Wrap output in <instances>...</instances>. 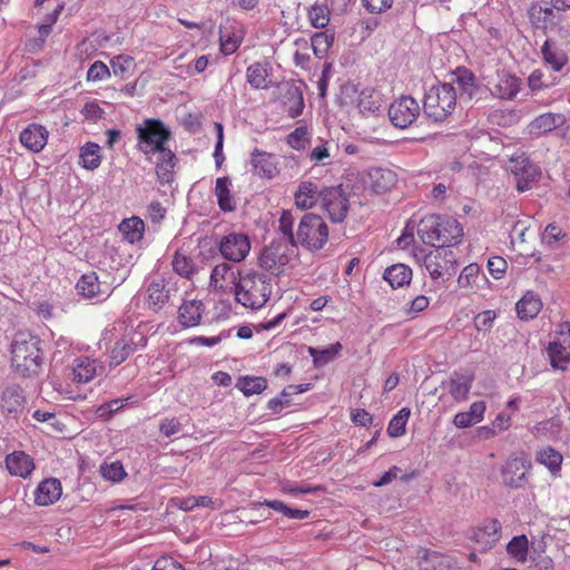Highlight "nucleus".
Segmentation results:
<instances>
[{
  "instance_id": "f257e3e1",
  "label": "nucleus",
  "mask_w": 570,
  "mask_h": 570,
  "mask_svg": "<svg viewBox=\"0 0 570 570\" xmlns=\"http://www.w3.org/2000/svg\"><path fill=\"white\" fill-rule=\"evenodd\" d=\"M417 234L425 244L452 248L462 240V225L453 217L431 214L421 219Z\"/></svg>"
},
{
  "instance_id": "f03ea898",
  "label": "nucleus",
  "mask_w": 570,
  "mask_h": 570,
  "mask_svg": "<svg viewBox=\"0 0 570 570\" xmlns=\"http://www.w3.org/2000/svg\"><path fill=\"white\" fill-rule=\"evenodd\" d=\"M11 366L13 371L23 377L38 375L43 356L40 341L26 334H18L11 345Z\"/></svg>"
},
{
  "instance_id": "7ed1b4c3",
  "label": "nucleus",
  "mask_w": 570,
  "mask_h": 570,
  "mask_svg": "<svg viewBox=\"0 0 570 570\" xmlns=\"http://www.w3.org/2000/svg\"><path fill=\"white\" fill-rule=\"evenodd\" d=\"M272 293L273 283L269 276L259 272H249L240 276L235 299L245 308L259 311L269 302Z\"/></svg>"
},
{
  "instance_id": "20e7f679",
  "label": "nucleus",
  "mask_w": 570,
  "mask_h": 570,
  "mask_svg": "<svg viewBox=\"0 0 570 570\" xmlns=\"http://www.w3.org/2000/svg\"><path fill=\"white\" fill-rule=\"evenodd\" d=\"M137 147L146 156L166 149L171 139L170 129L159 118H146L136 127Z\"/></svg>"
},
{
  "instance_id": "39448f33",
  "label": "nucleus",
  "mask_w": 570,
  "mask_h": 570,
  "mask_svg": "<svg viewBox=\"0 0 570 570\" xmlns=\"http://www.w3.org/2000/svg\"><path fill=\"white\" fill-rule=\"evenodd\" d=\"M458 105V95L451 83L432 86L424 97V111L430 119L444 121Z\"/></svg>"
},
{
  "instance_id": "423d86ee",
  "label": "nucleus",
  "mask_w": 570,
  "mask_h": 570,
  "mask_svg": "<svg viewBox=\"0 0 570 570\" xmlns=\"http://www.w3.org/2000/svg\"><path fill=\"white\" fill-rule=\"evenodd\" d=\"M328 239V227L323 218L315 214L302 216L297 229L295 246L301 245L307 249H320Z\"/></svg>"
},
{
  "instance_id": "0eeeda50",
  "label": "nucleus",
  "mask_w": 570,
  "mask_h": 570,
  "mask_svg": "<svg viewBox=\"0 0 570 570\" xmlns=\"http://www.w3.org/2000/svg\"><path fill=\"white\" fill-rule=\"evenodd\" d=\"M424 265L434 281H445L455 274L458 256L452 248L436 246L424 256Z\"/></svg>"
},
{
  "instance_id": "6e6552de",
  "label": "nucleus",
  "mask_w": 570,
  "mask_h": 570,
  "mask_svg": "<svg viewBox=\"0 0 570 570\" xmlns=\"http://www.w3.org/2000/svg\"><path fill=\"white\" fill-rule=\"evenodd\" d=\"M147 345V337L136 331H126L120 338H118L109 351V366L117 367L122 364L129 356L139 350L145 348Z\"/></svg>"
},
{
  "instance_id": "1a4fd4ad",
  "label": "nucleus",
  "mask_w": 570,
  "mask_h": 570,
  "mask_svg": "<svg viewBox=\"0 0 570 570\" xmlns=\"http://www.w3.org/2000/svg\"><path fill=\"white\" fill-rule=\"evenodd\" d=\"M508 167L514 176L517 190L520 193L531 189L532 184L541 176L539 167L532 164L524 153L512 155Z\"/></svg>"
},
{
  "instance_id": "9d476101",
  "label": "nucleus",
  "mask_w": 570,
  "mask_h": 570,
  "mask_svg": "<svg viewBox=\"0 0 570 570\" xmlns=\"http://www.w3.org/2000/svg\"><path fill=\"white\" fill-rule=\"evenodd\" d=\"M420 112V104L412 96H401L389 107V118L395 128L412 126L419 119Z\"/></svg>"
},
{
  "instance_id": "9b49d317",
  "label": "nucleus",
  "mask_w": 570,
  "mask_h": 570,
  "mask_svg": "<svg viewBox=\"0 0 570 570\" xmlns=\"http://www.w3.org/2000/svg\"><path fill=\"white\" fill-rule=\"evenodd\" d=\"M321 207L333 223H341L348 214L350 200L341 186L328 187L321 191Z\"/></svg>"
},
{
  "instance_id": "f8f14e48",
  "label": "nucleus",
  "mask_w": 570,
  "mask_h": 570,
  "mask_svg": "<svg viewBox=\"0 0 570 570\" xmlns=\"http://www.w3.org/2000/svg\"><path fill=\"white\" fill-rule=\"evenodd\" d=\"M362 183L366 191L374 195H385L396 187L399 176L393 169L373 167L365 171Z\"/></svg>"
},
{
  "instance_id": "ddd939ff",
  "label": "nucleus",
  "mask_w": 570,
  "mask_h": 570,
  "mask_svg": "<svg viewBox=\"0 0 570 570\" xmlns=\"http://www.w3.org/2000/svg\"><path fill=\"white\" fill-rule=\"evenodd\" d=\"M531 462L523 455L510 456L501 468V478L505 487L520 489L527 482V473Z\"/></svg>"
},
{
  "instance_id": "4468645a",
  "label": "nucleus",
  "mask_w": 570,
  "mask_h": 570,
  "mask_svg": "<svg viewBox=\"0 0 570 570\" xmlns=\"http://www.w3.org/2000/svg\"><path fill=\"white\" fill-rule=\"evenodd\" d=\"M240 276L239 269L235 265L223 262L213 268L209 286L216 292H235Z\"/></svg>"
},
{
  "instance_id": "2eb2a0df",
  "label": "nucleus",
  "mask_w": 570,
  "mask_h": 570,
  "mask_svg": "<svg viewBox=\"0 0 570 570\" xmlns=\"http://www.w3.org/2000/svg\"><path fill=\"white\" fill-rule=\"evenodd\" d=\"M252 248L250 239L243 233H230L219 243L222 255L233 262H242L249 254Z\"/></svg>"
},
{
  "instance_id": "dca6fc26",
  "label": "nucleus",
  "mask_w": 570,
  "mask_h": 570,
  "mask_svg": "<svg viewBox=\"0 0 570 570\" xmlns=\"http://www.w3.org/2000/svg\"><path fill=\"white\" fill-rule=\"evenodd\" d=\"M289 259L291 257L286 254V244L279 242H272L259 255L261 266L276 275L284 272V266Z\"/></svg>"
},
{
  "instance_id": "f3484780",
  "label": "nucleus",
  "mask_w": 570,
  "mask_h": 570,
  "mask_svg": "<svg viewBox=\"0 0 570 570\" xmlns=\"http://www.w3.org/2000/svg\"><path fill=\"white\" fill-rule=\"evenodd\" d=\"M49 131L43 125L31 122L24 127L19 134L21 146L30 153L39 154L48 144Z\"/></svg>"
},
{
  "instance_id": "a211bd4d",
  "label": "nucleus",
  "mask_w": 570,
  "mask_h": 570,
  "mask_svg": "<svg viewBox=\"0 0 570 570\" xmlns=\"http://www.w3.org/2000/svg\"><path fill=\"white\" fill-rule=\"evenodd\" d=\"M564 124L566 116L562 112H543L527 125V132L530 137L540 138L542 135H548L551 130H556Z\"/></svg>"
},
{
  "instance_id": "6ab92c4d",
  "label": "nucleus",
  "mask_w": 570,
  "mask_h": 570,
  "mask_svg": "<svg viewBox=\"0 0 570 570\" xmlns=\"http://www.w3.org/2000/svg\"><path fill=\"white\" fill-rule=\"evenodd\" d=\"M4 464L11 475L23 480L31 476L36 468L33 458L22 450L8 453L4 458Z\"/></svg>"
},
{
  "instance_id": "aec40b11",
  "label": "nucleus",
  "mask_w": 570,
  "mask_h": 570,
  "mask_svg": "<svg viewBox=\"0 0 570 570\" xmlns=\"http://www.w3.org/2000/svg\"><path fill=\"white\" fill-rule=\"evenodd\" d=\"M206 307L197 298H185L178 307L177 321L183 328L199 326Z\"/></svg>"
},
{
  "instance_id": "412c9836",
  "label": "nucleus",
  "mask_w": 570,
  "mask_h": 570,
  "mask_svg": "<svg viewBox=\"0 0 570 570\" xmlns=\"http://www.w3.org/2000/svg\"><path fill=\"white\" fill-rule=\"evenodd\" d=\"M472 538L483 550L491 549L501 539L500 522L497 519L482 521L474 529Z\"/></svg>"
},
{
  "instance_id": "4be33fe9",
  "label": "nucleus",
  "mask_w": 570,
  "mask_h": 570,
  "mask_svg": "<svg viewBox=\"0 0 570 570\" xmlns=\"http://www.w3.org/2000/svg\"><path fill=\"white\" fill-rule=\"evenodd\" d=\"M35 503L38 507H49L58 502L62 495V485L59 479H43L35 490Z\"/></svg>"
},
{
  "instance_id": "5701e85b",
  "label": "nucleus",
  "mask_w": 570,
  "mask_h": 570,
  "mask_svg": "<svg viewBox=\"0 0 570 570\" xmlns=\"http://www.w3.org/2000/svg\"><path fill=\"white\" fill-rule=\"evenodd\" d=\"M474 375L472 372H454L448 382L452 400L456 403L465 402L471 393Z\"/></svg>"
},
{
  "instance_id": "b1692460",
  "label": "nucleus",
  "mask_w": 570,
  "mask_h": 570,
  "mask_svg": "<svg viewBox=\"0 0 570 570\" xmlns=\"http://www.w3.org/2000/svg\"><path fill=\"white\" fill-rule=\"evenodd\" d=\"M170 288L164 278L153 279L146 288V305L151 311H160L169 302Z\"/></svg>"
},
{
  "instance_id": "393cba45",
  "label": "nucleus",
  "mask_w": 570,
  "mask_h": 570,
  "mask_svg": "<svg viewBox=\"0 0 570 570\" xmlns=\"http://www.w3.org/2000/svg\"><path fill=\"white\" fill-rule=\"evenodd\" d=\"M250 163L259 177L272 179L279 174L277 157L273 154L255 149L252 153Z\"/></svg>"
},
{
  "instance_id": "a878e982",
  "label": "nucleus",
  "mask_w": 570,
  "mask_h": 570,
  "mask_svg": "<svg viewBox=\"0 0 570 570\" xmlns=\"http://www.w3.org/2000/svg\"><path fill=\"white\" fill-rule=\"evenodd\" d=\"M104 371V366L97 360L81 356L75 360L72 367L73 381L89 383Z\"/></svg>"
},
{
  "instance_id": "bb28decb",
  "label": "nucleus",
  "mask_w": 570,
  "mask_h": 570,
  "mask_svg": "<svg viewBox=\"0 0 570 570\" xmlns=\"http://www.w3.org/2000/svg\"><path fill=\"white\" fill-rule=\"evenodd\" d=\"M77 289L80 295L87 299H94V297H100V299H104L110 294V288L108 286H101V282L99 281L96 272L83 274L77 283Z\"/></svg>"
},
{
  "instance_id": "cd10ccee",
  "label": "nucleus",
  "mask_w": 570,
  "mask_h": 570,
  "mask_svg": "<svg viewBox=\"0 0 570 570\" xmlns=\"http://www.w3.org/2000/svg\"><path fill=\"white\" fill-rule=\"evenodd\" d=\"M321 189L313 181H302L294 193L296 208L305 210L314 207L321 200Z\"/></svg>"
},
{
  "instance_id": "c85d7f7f",
  "label": "nucleus",
  "mask_w": 570,
  "mask_h": 570,
  "mask_svg": "<svg viewBox=\"0 0 570 570\" xmlns=\"http://www.w3.org/2000/svg\"><path fill=\"white\" fill-rule=\"evenodd\" d=\"M24 406V395L20 386H8L1 396V410L7 415L17 416Z\"/></svg>"
},
{
  "instance_id": "c756f323",
  "label": "nucleus",
  "mask_w": 570,
  "mask_h": 570,
  "mask_svg": "<svg viewBox=\"0 0 570 570\" xmlns=\"http://www.w3.org/2000/svg\"><path fill=\"white\" fill-rule=\"evenodd\" d=\"M156 154L158 155V159L155 166L157 179L160 184H169L174 178L177 158L175 154L168 148L161 151H157Z\"/></svg>"
},
{
  "instance_id": "7c9ffc66",
  "label": "nucleus",
  "mask_w": 570,
  "mask_h": 570,
  "mask_svg": "<svg viewBox=\"0 0 570 570\" xmlns=\"http://www.w3.org/2000/svg\"><path fill=\"white\" fill-rule=\"evenodd\" d=\"M520 80L509 72H500L491 89L492 94L502 99H512L519 91Z\"/></svg>"
},
{
  "instance_id": "2f4dec72",
  "label": "nucleus",
  "mask_w": 570,
  "mask_h": 570,
  "mask_svg": "<svg viewBox=\"0 0 570 570\" xmlns=\"http://www.w3.org/2000/svg\"><path fill=\"white\" fill-rule=\"evenodd\" d=\"M247 82L255 89H267L271 87V68L268 63L256 61L246 69Z\"/></svg>"
},
{
  "instance_id": "473e14b6",
  "label": "nucleus",
  "mask_w": 570,
  "mask_h": 570,
  "mask_svg": "<svg viewBox=\"0 0 570 570\" xmlns=\"http://www.w3.org/2000/svg\"><path fill=\"white\" fill-rule=\"evenodd\" d=\"M232 187L233 184L228 177H219L216 179L215 196L222 212L227 213L236 209V199Z\"/></svg>"
},
{
  "instance_id": "72a5a7b5",
  "label": "nucleus",
  "mask_w": 570,
  "mask_h": 570,
  "mask_svg": "<svg viewBox=\"0 0 570 570\" xmlns=\"http://www.w3.org/2000/svg\"><path fill=\"white\" fill-rule=\"evenodd\" d=\"M535 461L544 465L553 478H559L563 461L561 452L550 445L543 446L537 451Z\"/></svg>"
},
{
  "instance_id": "f704fd0d",
  "label": "nucleus",
  "mask_w": 570,
  "mask_h": 570,
  "mask_svg": "<svg viewBox=\"0 0 570 570\" xmlns=\"http://www.w3.org/2000/svg\"><path fill=\"white\" fill-rule=\"evenodd\" d=\"M543 60L554 71H560L568 63L567 53L554 40L547 39L541 48Z\"/></svg>"
},
{
  "instance_id": "c9c22d12",
  "label": "nucleus",
  "mask_w": 570,
  "mask_h": 570,
  "mask_svg": "<svg viewBox=\"0 0 570 570\" xmlns=\"http://www.w3.org/2000/svg\"><path fill=\"white\" fill-rule=\"evenodd\" d=\"M412 268L403 263L389 266L384 273V279L393 287L399 288L409 285L412 281Z\"/></svg>"
},
{
  "instance_id": "e433bc0d",
  "label": "nucleus",
  "mask_w": 570,
  "mask_h": 570,
  "mask_svg": "<svg viewBox=\"0 0 570 570\" xmlns=\"http://www.w3.org/2000/svg\"><path fill=\"white\" fill-rule=\"evenodd\" d=\"M542 308V303L537 294L528 291L515 304V311L519 318L529 321L538 316Z\"/></svg>"
},
{
  "instance_id": "4c0bfd02",
  "label": "nucleus",
  "mask_w": 570,
  "mask_h": 570,
  "mask_svg": "<svg viewBox=\"0 0 570 570\" xmlns=\"http://www.w3.org/2000/svg\"><path fill=\"white\" fill-rule=\"evenodd\" d=\"M383 102L382 94L373 88H364L357 97V107L363 115L375 114Z\"/></svg>"
},
{
  "instance_id": "58836bf2",
  "label": "nucleus",
  "mask_w": 570,
  "mask_h": 570,
  "mask_svg": "<svg viewBox=\"0 0 570 570\" xmlns=\"http://www.w3.org/2000/svg\"><path fill=\"white\" fill-rule=\"evenodd\" d=\"M144 228V222L137 216L125 218L118 225L122 238L130 244H135L142 238Z\"/></svg>"
},
{
  "instance_id": "ea45409f",
  "label": "nucleus",
  "mask_w": 570,
  "mask_h": 570,
  "mask_svg": "<svg viewBox=\"0 0 570 570\" xmlns=\"http://www.w3.org/2000/svg\"><path fill=\"white\" fill-rule=\"evenodd\" d=\"M79 164L87 170H95L101 165V148L98 144L88 142L80 149Z\"/></svg>"
},
{
  "instance_id": "a19ab883",
  "label": "nucleus",
  "mask_w": 570,
  "mask_h": 570,
  "mask_svg": "<svg viewBox=\"0 0 570 570\" xmlns=\"http://www.w3.org/2000/svg\"><path fill=\"white\" fill-rule=\"evenodd\" d=\"M548 353L552 367L564 371L570 364V346L559 341L552 342L548 346Z\"/></svg>"
},
{
  "instance_id": "79ce46f5",
  "label": "nucleus",
  "mask_w": 570,
  "mask_h": 570,
  "mask_svg": "<svg viewBox=\"0 0 570 570\" xmlns=\"http://www.w3.org/2000/svg\"><path fill=\"white\" fill-rule=\"evenodd\" d=\"M171 267L175 273L188 279L196 273L194 259L181 250L175 252L171 259Z\"/></svg>"
},
{
  "instance_id": "37998d69",
  "label": "nucleus",
  "mask_w": 570,
  "mask_h": 570,
  "mask_svg": "<svg viewBox=\"0 0 570 570\" xmlns=\"http://www.w3.org/2000/svg\"><path fill=\"white\" fill-rule=\"evenodd\" d=\"M237 389L240 390L246 396L261 394L267 386V380L258 376H243L236 384Z\"/></svg>"
},
{
  "instance_id": "c03bdc74",
  "label": "nucleus",
  "mask_w": 570,
  "mask_h": 570,
  "mask_svg": "<svg viewBox=\"0 0 570 570\" xmlns=\"http://www.w3.org/2000/svg\"><path fill=\"white\" fill-rule=\"evenodd\" d=\"M411 415L409 407H402L390 421L387 433L392 438H399L405 434L406 424Z\"/></svg>"
},
{
  "instance_id": "a18cd8bd",
  "label": "nucleus",
  "mask_w": 570,
  "mask_h": 570,
  "mask_svg": "<svg viewBox=\"0 0 570 570\" xmlns=\"http://www.w3.org/2000/svg\"><path fill=\"white\" fill-rule=\"evenodd\" d=\"M341 350L342 345L340 343H335L325 350L308 347V354L313 360V364L316 367H320L331 362L340 353Z\"/></svg>"
},
{
  "instance_id": "49530a36",
  "label": "nucleus",
  "mask_w": 570,
  "mask_h": 570,
  "mask_svg": "<svg viewBox=\"0 0 570 570\" xmlns=\"http://www.w3.org/2000/svg\"><path fill=\"white\" fill-rule=\"evenodd\" d=\"M285 104L287 105V114L295 119L304 109L302 91L297 87H289L285 92Z\"/></svg>"
},
{
  "instance_id": "de8ad7c7",
  "label": "nucleus",
  "mask_w": 570,
  "mask_h": 570,
  "mask_svg": "<svg viewBox=\"0 0 570 570\" xmlns=\"http://www.w3.org/2000/svg\"><path fill=\"white\" fill-rule=\"evenodd\" d=\"M528 551L529 547L525 535L513 537L507 544L508 554L519 562H524L527 560Z\"/></svg>"
},
{
  "instance_id": "09e8293b",
  "label": "nucleus",
  "mask_w": 570,
  "mask_h": 570,
  "mask_svg": "<svg viewBox=\"0 0 570 570\" xmlns=\"http://www.w3.org/2000/svg\"><path fill=\"white\" fill-rule=\"evenodd\" d=\"M220 51L225 56L233 55L243 42V36L240 32H228L227 30H220Z\"/></svg>"
},
{
  "instance_id": "8fccbe9b",
  "label": "nucleus",
  "mask_w": 570,
  "mask_h": 570,
  "mask_svg": "<svg viewBox=\"0 0 570 570\" xmlns=\"http://www.w3.org/2000/svg\"><path fill=\"white\" fill-rule=\"evenodd\" d=\"M480 277V266L476 263H470L461 269L456 283L463 288H473L478 286V279Z\"/></svg>"
},
{
  "instance_id": "3c124183",
  "label": "nucleus",
  "mask_w": 570,
  "mask_h": 570,
  "mask_svg": "<svg viewBox=\"0 0 570 570\" xmlns=\"http://www.w3.org/2000/svg\"><path fill=\"white\" fill-rule=\"evenodd\" d=\"M100 475L109 482H120L126 478V471L119 461L105 462L100 464Z\"/></svg>"
},
{
  "instance_id": "603ef678",
  "label": "nucleus",
  "mask_w": 570,
  "mask_h": 570,
  "mask_svg": "<svg viewBox=\"0 0 570 570\" xmlns=\"http://www.w3.org/2000/svg\"><path fill=\"white\" fill-rule=\"evenodd\" d=\"M334 36L327 32H316L311 38L313 52L316 57L322 58L331 48Z\"/></svg>"
},
{
  "instance_id": "864d4df0",
  "label": "nucleus",
  "mask_w": 570,
  "mask_h": 570,
  "mask_svg": "<svg viewBox=\"0 0 570 570\" xmlns=\"http://www.w3.org/2000/svg\"><path fill=\"white\" fill-rule=\"evenodd\" d=\"M307 18L313 28L323 29L330 22V11L325 6L314 4L308 10Z\"/></svg>"
},
{
  "instance_id": "5fc2aeb1",
  "label": "nucleus",
  "mask_w": 570,
  "mask_h": 570,
  "mask_svg": "<svg viewBox=\"0 0 570 570\" xmlns=\"http://www.w3.org/2000/svg\"><path fill=\"white\" fill-rule=\"evenodd\" d=\"M295 224V218L289 210H283L281 214V218H278V230L283 233L285 239H287L288 244L295 246L296 233H293V225Z\"/></svg>"
},
{
  "instance_id": "6e6d98bb",
  "label": "nucleus",
  "mask_w": 570,
  "mask_h": 570,
  "mask_svg": "<svg viewBox=\"0 0 570 570\" xmlns=\"http://www.w3.org/2000/svg\"><path fill=\"white\" fill-rule=\"evenodd\" d=\"M287 144L294 150H304L308 144V131L306 127H295L287 137Z\"/></svg>"
},
{
  "instance_id": "4d7b16f0",
  "label": "nucleus",
  "mask_w": 570,
  "mask_h": 570,
  "mask_svg": "<svg viewBox=\"0 0 570 570\" xmlns=\"http://www.w3.org/2000/svg\"><path fill=\"white\" fill-rule=\"evenodd\" d=\"M127 401L128 397L107 401L98 406L96 413L100 419L108 421L114 413H117L126 404Z\"/></svg>"
},
{
  "instance_id": "13d9d810",
  "label": "nucleus",
  "mask_w": 570,
  "mask_h": 570,
  "mask_svg": "<svg viewBox=\"0 0 570 570\" xmlns=\"http://www.w3.org/2000/svg\"><path fill=\"white\" fill-rule=\"evenodd\" d=\"M456 83L461 87L463 92H466L470 97L476 89L475 78L469 69L456 70Z\"/></svg>"
},
{
  "instance_id": "bf43d9fd",
  "label": "nucleus",
  "mask_w": 570,
  "mask_h": 570,
  "mask_svg": "<svg viewBox=\"0 0 570 570\" xmlns=\"http://www.w3.org/2000/svg\"><path fill=\"white\" fill-rule=\"evenodd\" d=\"M281 491L285 494L289 495H301V494H315L320 493V491H324L323 485H295V483H285Z\"/></svg>"
},
{
  "instance_id": "052dcab7",
  "label": "nucleus",
  "mask_w": 570,
  "mask_h": 570,
  "mask_svg": "<svg viewBox=\"0 0 570 570\" xmlns=\"http://www.w3.org/2000/svg\"><path fill=\"white\" fill-rule=\"evenodd\" d=\"M62 11L63 4L57 6V8L46 17L45 21L39 24L38 32L42 40H45L50 35L52 26L58 21Z\"/></svg>"
},
{
  "instance_id": "680f3d73",
  "label": "nucleus",
  "mask_w": 570,
  "mask_h": 570,
  "mask_svg": "<svg viewBox=\"0 0 570 570\" xmlns=\"http://www.w3.org/2000/svg\"><path fill=\"white\" fill-rule=\"evenodd\" d=\"M495 320V312L492 309H484L483 312H479L474 317V328L476 332H487L489 331L493 322Z\"/></svg>"
},
{
  "instance_id": "e2e57ef3",
  "label": "nucleus",
  "mask_w": 570,
  "mask_h": 570,
  "mask_svg": "<svg viewBox=\"0 0 570 570\" xmlns=\"http://www.w3.org/2000/svg\"><path fill=\"white\" fill-rule=\"evenodd\" d=\"M508 263L502 256H492L487 262V268L490 275L499 279L501 278L507 271Z\"/></svg>"
},
{
  "instance_id": "0e129e2a",
  "label": "nucleus",
  "mask_w": 570,
  "mask_h": 570,
  "mask_svg": "<svg viewBox=\"0 0 570 570\" xmlns=\"http://www.w3.org/2000/svg\"><path fill=\"white\" fill-rule=\"evenodd\" d=\"M552 11L550 9H543L538 4L531 6L529 9V17L531 22L537 27H546L548 17L551 16Z\"/></svg>"
},
{
  "instance_id": "69168bd1",
  "label": "nucleus",
  "mask_w": 570,
  "mask_h": 570,
  "mask_svg": "<svg viewBox=\"0 0 570 570\" xmlns=\"http://www.w3.org/2000/svg\"><path fill=\"white\" fill-rule=\"evenodd\" d=\"M109 76H110V70L108 69V66L104 61L94 62L87 72V79L90 81L102 80Z\"/></svg>"
},
{
  "instance_id": "338daca9",
  "label": "nucleus",
  "mask_w": 570,
  "mask_h": 570,
  "mask_svg": "<svg viewBox=\"0 0 570 570\" xmlns=\"http://www.w3.org/2000/svg\"><path fill=\"white\" fill-rule=\"evenodd\" d=\"M81 112L87 119H90L91 121L104 119V109L96 100L86 102Z\"/></svg>"
},
{
  "instance_id": "774afa93",
  "label": "nucleus",
  "mask_w": 570,
  "mask_h": 570,
  "mask_svg": "<svg viewBox=\"0 0 570 570\" xmlns=\"http://www.w3.org/2000/svg\"><path fill=\"white\" fill-rule=\"evenodd\" d=\"M151 570H185V568L171 557H161L156 560Z\"/></svg>"
}]
</instances>
